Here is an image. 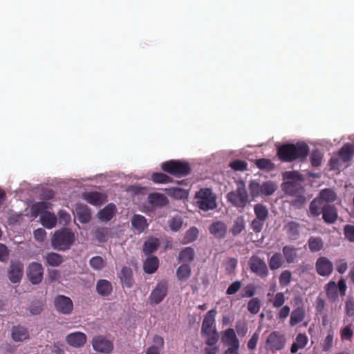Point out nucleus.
I'll list each match as a JSON object with an SVG mask.
<instances>
[{"label": "nucleus", "instance_id": "obj_37", "mask_svg": "<svg viewBox=\"0 0 354 354\" xmlns=\"http://www.w3.org/2000/svg\"><path fill=\"white\" fill-rule=\"evenodd\" d=\"M282 189L287 194L295 196L301 193L302 187L301 183L284 182L282 184Z\"/></svg>", "mask_w": 354, "mask_h": 354}, {"label": "nucleus", "instance_id": "obj_15", "mask_svg": "<svg viewBox=\"0 0 354 354\" xmlns=\"http://www.w3.org/2000/svg\"><path fill=\"white\" fill-rule=\"evenodd\" d=\"M66 342L72 347L80 348L86 344V335L82 332L71 333L66 336Z\"/></svg>", "mask_w": 354, "mask_h": 354}, {"label": "nucleus", "instance_id": "obj_34", "mask_svg": "<svg viewBox=\"0 0 354 354\" xmlns=\"http://www.w3.org/2000/svg\"><path fill=\"white\" fill-rule=\"evenodd\" d=\"M284 258L281 252H275L268 259V265L271 270H276L281 268L284 263Z\"/></svg>", "mask_w": 354, "mask_h": 354}, {"label": "nucleus", "instance_id": "obj_3", "mask_svg": "<svg viewBox=\"0 0 354 354\" xmlns=\"http://www.w3.org/2000/svg\"><path fill=\"white\" fill-rule=\"evenodd\" d=\"M276 183L268 180L262 183L257 180H252L249 182L248 189L252 198L259 196H268L272 195L277 189Z\"/></svg>", "mask_w": 354, "mask_h": 354}, {"label": "nucleus", "instance_id": "obj_9", "mask_svg": "<svg viewBox=\"0 0 354 354\" xmlns=\"http://www.w3.org/2000/svg\"><path fill=\"white\" fill-rule=\"evenodd\" d=\"M167 292L168 284L167 281H163L158 283L149 297V304L151 305L159 304L167 296Z\"/></svg>", "mask_w": 354, "mask_h": 354}, {"label": "nucleus", "instance_id": "obj_16", "mask_svg": "<svg viewBox=\"0 0 354 354\" xmlns=\"http://www.w3.org/2000/svg\"><path fill=\"white\" fill-rule=\"evenodd\" d=\"M221 341L228 348L239 347L240 345L239 340L233 328H227L223 333Z\"/></svg>", "mask_w": 354, "mask_h": 354}, {"label": "nucleus", "instance_id": "obj_24", "mask_svg": "<svg viewBox=\"0 0 354 354\" xmlns=\"http://www.w3.org/2000/svg\"><path fill=\"white\" fill-rule=\"evenodd\" d=\"M196 257L195 250L193 248L188 246L183 248L178 253V260L183 263H190L194 261Z\"/></svg>", "mask_w": 354, "mask_h": 354}, {"label": "nucleus", "instance_id": "obj_21", "mask_svg": "<svg viewBox=\"0 0 354 354\" xmlns=\"http://www.w3.org/2000/svg\"><path fill=\"white\" fill-rule=\"evenodd\" d=\"M131 224L132 228L136 230L138 234L142 233L148 227V223L146 218L140 214H135L131 219Z\"/></svg>", "mask_w": 354, "mask_h": 354}, {"label": "nucleus", "instance_id": "obj_2", "mask_svg": "<svg viewBox=\"0 0 354 354\" xmlns=\"http://www.w3.org/2000/svg\"><path fill=\"white\" fill-rule=\"evenodd\" d=\"M75 240V234L69 228L64 227L57 230L50 239L51 246L58 251L69 250Z\"/></svg>", "mask_w": 354, "mask_h": 354}, {"label": "nucleus", "instance_id": "obj_36", "mask_svg": "<svg viewBox=\"0 0 354 354\" xmlns=\"http://www.w3.org/2000/svg\"><path fill=\"white\" fill-rule=\"evenodd\" d=\"M326 203H323L321 199H319L317 197L314 198L310 203L309 205V211L312 216H318L321 214H322V211H323L324 207L326 205Z\"/></svg>", "mask_w": 354, "mask_h": 354}, {"label": "nucleus", "instance_id": "obj_23", "mask_svg": "<svg viewBox=\"0 0 354 354\" xmlns=\"http://www.w3.org/2000/svg\"><path fill=\"white\" fill-rule=\"evenodd\" d=\"M84 198L88 203L93 205H100L106 201V196L104 194L97 192L85 193Z\"/></svg>", "mask_w": 354, "mask_h": 354}, {"label": "nucleus", "instance_id": "obj_22", "mask_svg": "<svg viewBox=\"0 0 354 354\" xmlns=\"http://www.w3.org/2000/svg\"><path fill=\"white\" fill-rule=\"evenodd\" d=\"M148 202L153 207H162L168 204L167 198L161 193L154 192L148 195Z\"/></svg>", "mask_w": 354, "mask_h": 354}, {"label": "nucleus", "instance_id": "obj_29", "mask_svg": "<svg viewBox=\"0 0 354 354\" xmlns=\"http://www.w3.org/2000/svg\"><path fill=\"white\" fill-rule=\"evenodd\" d=\"M153 344L147 348L146 354H160L164 348V339L162 337L156 335L153 338Z\"/></svg>", "mask_w": 354, "mask_h": 354}, {"label": "nucleus", "instance_id": "obj_54", "mask_svg": "<svg viewBox=\"0 0 354 354\" xmlns=\"http://www.w3.org/2000/svg\"><path fill=\"white\" fill-rule=\"evenodd\" d=\"M323 158V154L317 149L313 150L310 156V161L313 167H319Z\"/></svg>", "mask_w": 354, "mask_h": 354}, {"label": "nucleus", "instance_id": "obj_13", "mask_svg": "<svg viewBox=\"0 0 354 354\" xmlns=\"http://www.w3.org/2000/svg\"><path fill=\"white\" fill-rule=\"evenodd\" d=\"M315 268L319 275L328 277L333 271V264L327 257H321L316 261Z\"/></svg>", "mask_w": 354, "mask_h": 354}, {"label": "nucleus", "instance_id": "obj_60", "mask_svg": "<svg viewBox=\"0 0 354 354\" xmlns=\"http://www.w3.org/2000/svg\"><path fill=\"white\" fill-rule=\"evenodd\" d=\"M333 337H334L333 332L330 330L328 331V335H326V337L324 341V344H323V346H322V349L324 351L327 352L330 350V348L333 346Z\"/></svg>", "mask_w": 354, "mask_h": 354}, {"label": "nucleus", "instance_id": "obj_63", "mask_svg": "<svg viewBox=\"0 0 354 354\" xmlns=\"http://www.w3.org/2000/svg\"><path fill=\"white\" fill-rule=\"evenodd\" d=\"M343 164L344 163L341 161V158L337 155L331 157L329 161V166L331 170L339 169L342 167Z\"/></svg>", "mask_w": 354, "mask_h": 354}, {"label": "nucleus", "instance_id": "obj_5", "mask_svg": "<svg viewBox=\"0 0 354 354\" xmlns=\"http://www.w3.org/2000/svg\"><path fill=\"white\" fill-rule=\"evenodd\" d=\"M161 169L165 172L176 177L187 176L192 170L188 162L176 160L163 162L161 164Z\"/></svg>", "mask_w": 354, "mask_h": 354}, {"label": "nucleus", "instance_id": "obj_26", "mask_svg": "<svg viewBox=\"0 0 354 354\" xmlns=\"http://www.w3.org/2000/svg\"><path fill=\"white\" fill-rule=\"evenodd\" d=\"M116 212V206L113 203H109L97 214L98 218L104 222H108L112 219Z\"/></svg>", "mask_w": 354, "mask_h": 354}, {"label": "nucleus", "instance_id": "obj_28", "mask_svg": "<svg viewBox=\"0 0 354 354\" xmlns=\"http://www.w3.org/2000/svg\"><path fill=\"white\" fill-rule=\"evenodd\" d=\"M123 286L131 288L133 284L132 270L130 268L124 266L121 269L119 274Z\"/></svg>", "mask_w": 354, "mask_h": 354}, {"label": "nucleus", "instance_id": "obj_61", "mask_svg": "<svg viewBox=\"0 0 354 354\" xmlns=\"http://www.w3.org/2000/svg\"><path fill=\"white\" fill-rule=\"evenodd\" d=\"M256 293V288L253 283L245 286L241 292V297L245 298L252 297Z\"/></svg>", "mask_w": 354, "mask_h": 354}, {"label": "nucleus", "instance_id": "obj_35", "mask_svg": "<svg viewBox=\"0 0 354 354\" xmlns=\"http://www.w3.org/2000/svg\"><path fill=\"white\" fill-rule=\"evenodd\" d=\"M41 223L48 229L53 228L57 224V217L53 213L46 212L41 215Z\"/></svg>", "mask_w": 354, "mask_h": 354}, {"label": "nucleus", "instance_id": "obj_49", "mask_svg": "<svg viewBox=\"0 0 354 354\" xmlns=\"http://www.w3.org/2000/svg\"><path fill=\"white\" fill-rule=\"evenodd\" d=\"M51 204L46 201L36 203L32 206V214L35 216L46 212V210L50 207Z\"/></svg>", "mask_w": 354, "mask_h": 354}, {"label": "nucleus", "instance_id": "obj_42", "mask_svg": "<svg viewBox=\"0 0 354 354\" xmlns=\"http://www.w3.org/2000/svg\"><path fill=\"white\" fill-rule=\"evenodd\" d=\"M207 332H201L202 335L206 338L205 344L207 346H213L216 344L219 339V334L216 328Z\"/></svg>", "mask_w": 354, "mask_h": 354}, {"label": "nucleus", "instance_id": "obj_50", "mask_svg": "<svg viewBox=\"0 0 354 354\" xmlns=\"http://www.w3.org/2000/svg\"><path fill=\"white\" fill-rule=\"evenodd\" d=\"M261 308V301L258 297H252L247 304L248 310L253 315L257 314Z\"/></svg>", "mask_w": 354, "mask_h": 354}, {"label": "nucleus", "instance_id": "obj_39", "mask_svg": "<svg viewBox=\"0 0 354 354\" xmlns=\"http://www.w3.org/2000/svg\"><path fill=\"white\" fill-rule=\"evenodd\" d=\"M325 290L327 298L331 302H334L338 299L337 286L334 281H329L325 286Z\"/></svg>", "mask_w": 354, "mask_h": 354}, {"label": "nucleus", "instance_id": "obj_40", "mask_svg": "<svg viewBox=\"0 0 354 354\" xmlns=\"http://www.w3.org/2000/svg\"><path fill=\"white\" fill-rule=\"evenodd\" d=\"M245 222L243 216H239L234 221L233 225L230 232L234 236L240 234L245 230Z\"/></svg>", "mask_w": 354, "mask_h": 354}, {"label": "nucleus", "instance_id": "obj_64", "mask_svg": "<svg viewBox=\"0 0 354 354\" xmlns=\"http://www.w3.org/2000/svg\"><path fill=\"white\" fill-rule=\"evenodd\" d=\"M266 221L254 218L250 224L251 229L254 233H259L263 228Z\"/></svg>", "mask_w": 354, "mask_h": 354}, {"label": "nucleus", "instance_id": "obj_38", "mask_svg": "<svg viewBox=\"0 0 354 354\" xmlns=\"http://www.w3.org/2000/svg\"><path fill=\"white\" fill-rule=\"evenodd\" d=\"M159 266V260L158 257L153 256L147 259L143 265L144 271L147 274L154 273Z\"/></svg>", "mask_w": 354, "mask_h": 354}, {"label": "nucleus", "instance_id": "obj_17", "mask_svg": "<svg viewBox=\"0 0 354 354\" xmlns=\"http://www.w3.org/2000/svg\"><path fill=\"white\" fill-rule=\"evenodd\" d=\"M209 231L215 238L223 239L227 234V227L223 221H218L209 225Z\"/></svg>", "mask_w": 354, "mask_h": 354}, {"label": "nucleus", "instance_id": "obj_56", "mask_svg": "<svg viewBox=\"0 0 354 354\" xmlns=\"http://www.w3.org/2000/svg\"><path fill=\"white\" fill-rule=\"evenodd\" d=\"M292 279V273L290 270H283L279 275V281L282 287L287 286L290 284Z\"/></svg>", "mask_w": 354, "mask_h": 354}, {"label": "nucleus", "instance_id": "obj_48", "mask_svg": "<svg viewBox=\"0 0 354 354\" xmlns=\"http://www.w3.org/2000/svg\"><path fill=\"white\" fill-rule=\"evenodd\" d=\"M353 154V151L351 147L348 145H344L338 151L337 156L341 158V161L344 163H346L348 162Z\"/></svg>", "mask_w": 354, "mask_h": 354}, {"label": "nucleus", "instance_id": "obj_52", "mask_svg": "<svg viewBox=\"0 0 354 354\" xmlns=\"http://www.w3.org/2000/svg\"><path fill=\"white\" fill-rule=\"evenodd\" d=\"M284 180L286 182L290 183H301L303 180L301 175L295 171H286L283 175Z\"/></svg>", "mask_w": 354, "mask_h": 354}, {"label": "nucleus", "instance_id": "obj_18", "mask_svg": "<svg viewBox=\"0 0 354 354\" xmlns=\"http://www.w3.org/2000/svg\"><path fill=\"white\" fill-rule=\"evenodd\" d=\"M322 212V218L327 224L334 223L337 218V210L335 205L326 203Z\"/></svg>", "mask_w": 354, "mask_h": 354}, {"label": "nucleus", "instance_id": "obj_8", "mask_svg": "<svg viewBox=\"0 0 354 354\" xmlns=\"http://www.w3.org/2000/svg\"><path fill=\"white\" fill-rule=\"evenodd\" d=\"M248 265L252 272L261 278L266 277L269 274L268 268L263 259L259 256H252L248 261Z\"/></svg>", "mask_w": 354, "mask_h": 354}, {"label": "nucleus", "instance_id": "obj_32", "mask_svg": "<svg viewBox=\"0 0 354 354\" xmlns=\"http://www.w3.org/2000/svg\"><path fill=\"white\" fill-rule=\"evenodd\" d=\"M306 313L303 307H297L294 309L290 315L289 324L291 326H295L301 323L305 318Z\"/></svg>", "mask_w": 354, "mask_h": 354}, {"label": "nucleus", "instance_id": "obj_45", "mask_svg": "<svg viewBox=\"0 0 354 354\" xmlns=\"http://www.w3.org/2000/svg\"><path fill=\"white\" fill-rule=\"evenodd\" d=\"M319 199H321L323 203H328L330 202H334L336 200V193L331 189H322L319 196Z\"/></svg>", "mask_w": 354, "mask_h": 354}, {"label": "nucleus", "instance_id": "obj_43", "mask_svg": "<svg viewBox=\"0 0 354 354\" xmlns=\"http://www.w3.org/2000/svg\"><path fill=\"white\" fill-rule=\"evenodd\" d=\"M254 212L255 214V218L261 220L266 221L268 218L269 212L267 207L261 203H257L254 206Z\"/></svg>", "mask_w": 354, "mask_h": 354}, {"label": "nucleus", "instance_id": "obj_57", "mask_svg": "<svg viewBox=\"0 0 354 354\" xmlns=\"http://www.w3.org/2000/svg\"><path fill=\"white\" fill-rule=\"evenodd\" d=\"M109 234V230L106 227L98 228L94 233L95 238L101 243L106 242Z\"/></svg>", "mask_w": 354, "mask_h": 354}, {"label": "nucleus", "instance_id": "obj_30", "mask_svg": "<svg viewBox=\"0 0 354 354\" xmlns=\"http://www.w3.org/2000/svg\"><path fill=\"white\" fill-rule=\"evenodd\" d=\"M192 274V268L188 263H183L179 266L176 271V276L178 281H186Z\"/></svg>", "mask_w": 354, "mask_h": 354}, {"label": "nucleus", "instance_id": "obj_33", "mask_svg": "<svg viewBox=\"0 0 354 354\" xmlns=\"http://www.w3.org/2000/svg\"><path fill=\"white\" fill-rule=\"evenodd\" d=\"M300 225L295 221H290L285 225V230L290 240H297L299 235Z\"/></svg>", "mask_w": 354, "mask_h": 354}, {"label": "nucleus", "instance_id": "obj_7", "mask_svg": "<svg viewBox=\"0 0 354 354\" xmlns=\"http://www.w3.org/2000/svg\"><path fill=\"white\" fill-rule=\"evenodd\" d=\"M285 344L286 338L284 335L279 331H273L268 336L265 343V348L267 351L274 353L282 350L285 346Z\"/></svg>", "mask_w": 354, "mask_h": 354}, {"label": "nucleus", "instance_id": "obj_31", "mask_svg": "<svg viewBox=\"0 0 354 354\" xmlns=\"http://www.w3.org/2000/svg\"><path fill=\"white\" fill-rule=\"evenodd\" d=\"M308 342V338L304 333H299L295 338V342L290 347L291 353H296L299 349L304 348Z\"/></svg>", "mask_w": 354, "mask_h": 354}, {"label": "nucleus", "instance_id": "obj_20", "mask_svg": "<svg viewBox=\"0 0 354 354\" xmlns=\"http://www.w3.org/2000/svg\"><path fill=\"white\" fill-rule=\"evenodd\" d=\"M217 312L215 309H211L209 310L204 317L201 332H207L209 330L214 329L215 327V317Z\"/></svg>", "mask_w": 354, "mask_h": 354}, {"label": "nucleus", "instance_id": "obj_53", "mask_svg": "<svg viewBox=\"0 0 354 354\" xmlns=\"http://www.w3.org/2000/svg\"><path fill=\"white\" fill-rule=\"evenodd\" d=\"M151 180L155 183H168L172 181L171 177L161 172L153 173L151 175Z\"/></svg>", "mask_w": 354, "mask_h": 354}, {"label": "nucleus", "instance_id": "obj_47", "mask_svg": "<svg viewBox=\"0 0 354 354\" xmlns=\"http://www.w3.org/2000/svg\"><path fill=\"white\" fill-rule=\"evenodd\" d=\"M165 192L169 196L176 199H183L187 196V192L185 189L178 187L167 188Z\"/></svg>", "mask_w": 354, "mask_h": 354}, {"label": "nucleus", "instance_id": "obj_4", "mask_svg": "<svg viewBox=\"0 0 354 354\" xmlns=\"http://www.w3.org/2000/svg\"><path fill=\"white\" fill-rule=\"evenodd\" d=\"M197 206L203 211L213 210L216 208V196L210 188H201L196 193Z\"/></svg>", "mask_w": 354, "mask_h": 354}, {"label": "nucleus", "instance_id": "obj_46", "mask_svg": "<svg viewBox=\"0 0 354 354\" xmlns=\"http://www.w3.org/2000/svg\"><path fill=\"white\" fill-rule=\"evenodd\" d=\"M46 260L47 264L53 267H57L64 261L62 256L55 252L48 253L46 257Z\"/></svg>", "mask_w": 354, "mask_h": 354}, {"label": "nucleus", "instance_id": "obj_27", "mask_svg": "<svg viewBox=\"0 0 354 354\" xmlns=\"http://www.w3.org/2000/svg\"><path fill=\"white\" fill-rule=\"evenodd\" d=\"M113 291V286L110 281L106 279H100L96 283V292L102 297L109 296Z\"/></svg>", "mask_w": 354, "mask_h": 354}, {"label": "nucleus", "instance_id": "obj_62", "mask_svg": "<svg viewBox=\"0 0 354 354\" xmlns=\"http://www.w3.org/2000/svg\"><path fill=\"white\" fill-rule=\"evenodd\" d=\"M77 215L79 221L82 223H88L91 218V214L88 209L78 211Z\"/></svg>", "mask_w": 354, "mask_h": 354}, {"label": "nucleus", "instance_id": "obj_1", "mask_svg": "<svg viewBox=\"0 0 354 354\" xmlns=\"http://www.w3.org/2000/svg\"><path fill=\"white\" fill-rule=\"evenodd\" d=\"M309 153V147L305 143L285 144L278 148L277 156L282 162H292L304 159Z\"/></svg>", "mask_w": 354, "mask_h": 354}, {"label": "nucleus", "instance_id": "obj_51", "mask_svg": "<svg viewBox=\"0 0 354 354\" xmlns=\"http://www.w3.org/2000/svg\"><path fill=\"white\" fill-rule=\"evenodd\" d=\"M255 165L260 169L271 171L274 169V165L270 160L266 158H260L255 160Z\"/></svg>", "mask_w": 354, "mask_h": 354}, {"label": "nucleus", "instance_id": "obj_6", "mask_svg": "<svg viewBox=\"0 0 354 354\" xmlns=\"http://www.w3.org/2000/svg\"><path fill=\"white\" fill-rule=\"evenodd\" d=\"M226 198L233 206L243 209L249 202L245 183L243 182L239 183L236 189L227 193Z\"/></svg>", "mask_w": 354, "mask_h": 354}, {"label": "nucleus", "instance_id": "obj_41", "mask_svg": "<svg viewBox=\"0 0 354 354\" xmlns=\"http://www.w3.org/2000/svg\"><path fill=\"white\" fill-rule=\"evenodd\" d=\"M160 241L157 238L150 237L144 243L143 252L146 254L154 252L159 247Z\"/></svg>", "mask_w": 354, "mask_h": 354}, {"label": "nucleus", "instance_id": "obj_55", "mask_svg": "<svg viewBox=\"0 0 354 354\" xmlns=\"http://www.w3.org/2000/svg\"><path fill=\"white\" fill-rule=\"evenodd\" d=\"M89 264L95 270H101L105 266L104 259L100 256L92 257L90 259Z\"/></svg>", "mask_w": 354, "mask_h": 354}, {"label": "nucleus", "instance_id": "obj_14", "mask_svg": "<svg viewBox=\"0 0 354 354\" xmlns=\"http://www.w3.org/2000/svg\"><path fill=\"white\" fill-rule=\"evenodd\" d=\"M24 274V265L19 261H12L8 272L9 280L14 283L21 281Z\"/></svg>", "mask_w": 354, "mask_h": 354}, {"label": "nucleus", "instance_id": "obj_58", "mask_svg": "<svg viewBox=\"0 0 354 354\" xmlns=\"http://www.w3.org/2000/svg\"><path fill=\"white\" fill-rule=\"evenodd\" d=\"M183 225V220L180 216L172 217L169 221V226L172 231H178Z\"/></svg>", "mask_w": 354, "mask_h": 354}, {"label": "nucleus", "instance_id": "obj_44", "mask_svg": "<svg viewBox=\"0 0 354 354\" xmlns=\"http://www.w3.org/2000/svg\"><path fill=\"white\" fill-rule=\"evenodd\" d=\"M308 248L310 252H317L324 247V243L319 236H310L308 241Z\"/></svg>", "mask_w": 354, "mask_h": 354}, {"label": "nucleus", "instance_id": "obj_12", "mask_svg": "<svg viewBox=\"0 0 354 354\" xmlns=\"http://www.w3.org/2000/svg\"><path fill=\"white\" fill-rule=\"evenodd\" d=\"M55 307L56 310L65 315L72 313L73 309V304L72 300L64 295H58L54 300Z\"/></svg>", "mask_w": 354, "mask_h": 354}, {"label": "nucleus", "instance_id": "obj_11", "mask_svg": "<svg viewBox=\"0 0 354 354\" xmlns=\"http://www.w3.org/2000/svg\"><path fill=\"white\" fill-rule=\"evenodd\" d=\"M44 268L41 263H31L27 268V277L32 284H39L43 279Z\"/></svg>", "mask_w": 354, "mask_h": 354}, {"label": "nucleus", "instance_id": "obj_10", "mask_svg": "<svg viewBox=\"0 0 354 354\" xmlns=\"http://www.w3.org/2000/svg\"><path fill=\"white\" fill-rule=\"evenodd\" d=\"M92 346L95 351L104 353H111L113 350V342L103 335L93 337Z\"/></svg>", "mask_w": 354, "mask_h": 354}, {"label": "nucleus", "instance_id": "obj_25", "mask_svg": "<svg viewBox=\"0 0 354 354\" xmlns=\"http://www.w3.org/2000/svg\"><path fill=\"white\" fill-rule=\"evenodd\" d=\"M297 250L298 248L290 245H286L283 247L282 254L288 264L293 263L297 261L298 258Z\"/></svg>", "mask_w": 354, "mask_h": 354}, {"label": "nucleus", "instance_id": "obj_19", "mask_svg": "<svg viewBox=\"0 0 354 354\" xmlns=\"http://www.w3.org/2000/svg\"><path fill=\"white\" fill-rule=\"evenodd\" d=\"M11 338L15 342H23L29 339V332L22 326H14L11 329Z\"/></svg>", "mask_w": 354, "mask_h": 354}, {"label": "nucleus", "instance_id": "obj_59", "mask_svg": "<svg viewBox=\"0 0 354 354\" xmlns=\"http://www.w3.org/2000/svg\"><path fill=\"white\" fill-rule=\"evenodd\" d=\"M230 167L234 171H243L247 169L248 163L245 160H235L230 162Z\"/></svg>", "mask_w": 354, "mask_h": 354}]
</instances>
